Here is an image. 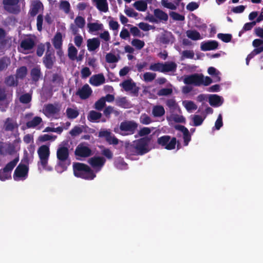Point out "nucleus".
<instances>
[{
  "label": "nucleus",
  "mask_w": 263,
  "mask_h": 263,
  "mask_svg": "<svg viewBox=\"0 0 263 263\" xmlns=\"http://www.w3.org/2000/svg\"><path fill=\"white\" fill-rule=\"evenodd\" d=\"M152 135L142 137L125 144V153L127 156H142L151 150L149 145L152 140Z\"/></svg>",
  "instance_id": "obj_1"
},
{
  "label": "nucleus",
  "mask_w": 263,
  "mask_h": 263,
  "mask_svg": "<svg viewBox=\"0 0 263 263\" xmlns=\"http://www.w3.org/2000/svg\"><path fill=\"white\" fill-rule=\"evenodd\" d=\"M73 171L76 177L85 180H92L96 176L93 171L88 165L80 162L73 163Z\"/></svg>",
  "instance_id": "obj_2"
},
{
  "label": "nucleus",
  "mask_w": 263,
  "mask_h": 263,
  "mask_svg": "<svg viewBox=\"0 0 263 263\" xmlns=\"http://www.w3.org/2000/svg\"><path fill=\"white\" fill-rule=\"evenodd\" d=\"M183 82L187 85H194L196 86H200L201 85L208 86L212 83V80L208 76L204 77L202 74L194 73L186 76Z\"/></svg>",
  "instance_id": "obj_3"
},
{
  "label": "nucleus",
  "mask_w": 263,
  "mask_h": 263,
  "mask_svg": "<svg viewBox=\"0 0 263 263\" xmlns=\"http://www.w3.org/2000/svg\"><path fill=\"white\" fill-rule=\"evenodd\" d=\"M57 157L58 165L62 169V171L66 170L71 162L68 148L64 146L59 147L57 151Z\"/></svg>",
  "instance_id": "obj_4"
},
{
  "label": "nucleus",
  "mask_w": 263,
  "mask_h": 263,
  "mask_svg": "<svg viewBox=\"0 0 263 263\" xmlns=\"http://www.w3.org/2000/svg\"><path fill=\"white\" fill-rule=\"evenodd\" d=\"M138 127V124L133 120H126L122 122L119 126L120 132L122 136H128L134 134Z\"/></svg>",
  "instance_id": "obj_5"
},
{
  "label": "nucleus",
  "mask_w": 263,
  "mask_h": 263,
  "mask_svg": "<svg viewBox=\"0 0 263 263\" xmlns=\"http://www.w3.org/2000/svg\"><path fill=\"white\" fill-rule=\"evenodd\" d=\"M157 143L167 150H172L175 148L177 139L175 137L171 138L170 136L164 135L158 138Z\"/></svg>",
  "instance_id": "obj_6"
},
{
  "label": "nucleus",
  "mask_w": 263,
  "mask_h": 263,
  "mask_svg": "<svg viewBox=\"0 0 263 263\" xmlns=\"http://www.w3.org/2000/svg\"><path fill=\"white\" fill-rule=\"evenodd\" d=\"M50 154L49 145H42L40 146L37 149V154L40 158V162L43 167H46L48 164Z\"/></svg>",
  "instance_id": "obj_7"
},
{
  "label": "nucleus",
  "mask_w": 263,
  "mask_h": 263,
  "mask_svg": "<svg viewBox=\"0 0 263 263\" xmlns=\"http://www.w3.org/2000/svg\"><path fill=\"white\" fill-rule=\"evenodd\" d=\"M29 167L27 165L20 163L15 168L13 174V179L15 181L24 180L28 176Z\"/></svg>",
  "instance_id": "obj_8"
},
{
  "label": "nucleus",
  "mask_w": 263,
  "mask_h": 263,
  "mask_svg": "<svg viewBox=\"0 0 263 263\" xmlns=\"http://www.w3.org/2000/svg\"><path fill=\"white\" fill-rule=\"evenodd\" d=\"M18 3L19 0H3L4 9L8 12L14 14H17L21 11Z\"/></svg>",
  "instance_id": "obj_9"
},
{
  "label": "nucleus",
  "mask_w": 263,
  "mask_h": 263,
  "mask_svg": "<svg viewBox=\"0 0 263 263\" xmlns=\"http://www.w3.org/2000/svg\"><path fill=\"white\" fill-rule=\"evenodd\" d=\"M55 62V57L54 56V51L51 50L47 49L45 56L43 58V63L45 67L48 69H51Z\"/></svg>",
  "instance_id": "obj_10"
},
{
  "label": "nucleus",
  "mask_w": 263,
  "mask_h": 263,
  "mask_svg": "<svg viewBox=\"0 0 263 263\" xmlns=\"http://www.w3.org/2000/svg\"><path fill=\"white\" fill-rule=\"evenodd\" d=\"M120 85L126 91H131L134 96H138L139 87L136 86V83L133 81L132 79L124 80Z\"/></svg>",
  "instance_id": "obj_11"
},
{
  "label": "nucleus",
  "mask_w": 263,
  "mask_h": 263,
  "mask_svg": "<svg viewBox=\"0 0 263 263\" xmlns=\"http://www.w3.org/2000/svg\"><path fill=\"white\" fill-rule=\"evenodd\" d=\"M74 154L76 156L81 158H87L92 155L91 149L83 143L79 144L76 147Z\"/></svg>",
  "instance_id": "obj_12"
},
{
  "label": "nucleus",
  "mask_w": 263,
  "mask_h": 263,
  "mask_svg": "<svg viewBox=\"0 0 263 263\" xmlns=\"http://www.w3.org/2000/svg\"><path fill=\"white\" fill-rule=\"evenodd\" d=\"M60 110L61 106L58 103L46 104L43 109L44 113L47 117L58 114Z\"/></svg>",
  "instance_id": "obj_13"
},
{
  "label": "nucleus",
  "mask_w": 263,
  "mask_h": 263,
  "mask_svg": "<svg viewBox=\"0 0 263 263\" xmlns=\"http://www.w3.org/2000/svg\"><path fill=\"white\" fill-rule=\"evenodd\" d=\"M88 162L93 168L100 171L105 164L106 159L103 157L94 156L89 159Z\"/></svg>",
  "instance_id": "obj_14"
},
{
  "label": "nucleus",
  "mask_w": 263,
  "mask_h": 263,
  "mask_svg": "<svg viewBox=\"0 0 263 263\" xmlns=\"http://www.w3.org/2000/svg\"><path fill=\"white\" fill-rule=\"evenodd\" d=\"M98 136L100 138H105L109 144L117 145L119 143V140L107 130L100 131Z\"/></svg>",
  "instance_id": "obj_15"
},
{
  "label": "nucleus",
  "mask_w": 263,
  "mask_h": 263,
  "mask_svg": "<svg viewBox=\"0 0 263 263\" xmlns=\"http://www.w3.org/2000/svg\"><path fill=\"white\" fill-rule=\"evenodd\" d=\"M92 90L88 84L84 85L81 88H79L76 93L82 100L88 99L92 94Z\"/></svg>",
  "instance_id": "obj_16"
},
{
  "label": "nucleus",
  "mask_w": 263,
  "mask_h": 263,
  "mask_svg": "<svg viewBox=\"0 0 263 263\" xmlns=\"http://www.w3.org/2000/svg\"><path fill=\"white\" fill-rule=\"evenodd\" d=\"M14 152L15 147L13 144L7 142H0V154L1 155H11Z\"/></svg>",
  "instance_id": "obj_17"
},
{
  "label": "nucleus",
  "mask_w": 263,
  "mask_h": 263,
  "mask_svg": "<svg viewBox=\"0 0 263 263\" xmlns=\"http://www.w3.org/2000/svg\"><path fill=\"white\" fill-rule=\"evenodd\" d=\"M175 128L182 133L184 145L187 146L190 141L191 140V135L188 129L182 125H176Z\"/></svg>",
  "instance_id": "obj_18"
},
{
  "label": "nucleus",
  "mask_w": 263,
  "mask_h": 263,
  "mask_svg": "<svg viewBox=\"0 0 263 263\" xmlns=\"http://www.w3.org/2000/svg\"><path fill=\"white\" fill-rule=\"evenodd\" d=\"M44 6L40 0H35L32 2L29 14L31 17H34L37 14L40 9H43Z\"/></svg>",
  "instance_id": "obj_19"
},
{
  "label": "nucleus",
  "mask_w": 263,
  "mask_h": 263,
  "mask_svg": "<svg viewBox=\"0 0 263 263\" xmlns=\"http://www.w3.org/2000/svg\"><path fill=\"white\" fill-rule=\"evenodd\" d=\"M218 47L217 41L213 40L202 42L201 44V50L202 51H210L216 49Z\"/></svg>",
  "instance_id": "obj_20"
},
{
  "label": "nucleus",
  "mask_w": 263,
  "mask_h": 263,
  "mask_svg": "<svg viewBox=\"0 0 263 263\" xmlns=\"http://www.w3.org/2000/svg\"><path fill=\"white\" fill-rule=\"evenodd\" d=\"M62 33L60 32H57L52 40V43L54 47L56 49L59 50V51L57 52L58 54H60L61 52L62 46Z\"/></svg>",
  "instance_id": "obj_21"
},
{
  "label": "nucleus",
  "mask_w": 263,
  "mask_h": 263,
  "mask_svg": "<svg viewBox=\"0 0 263 263\" xmlns=\"http://www.w3.org/2000/svg\"><path fill=\"white\" fill-rule=\"evenodd\" d=\"M174 39L175 38L172 33L166 31L162 33L160 36L159 41L163 44H168L170 43H173Z\"/></svg>",
  "instance_id": "obj_22"
},
{
  "label": "nucleus",
  "mask_w": 263,
  "mask_h": 263,
  "mask_svg": "<svg viewBox=\"0 0 263 263\" xmlns=\"http://www.w3.org/2000/svg\"><path fill=\"white\" fill-rule=\"evenodd\" d=\"M100 45V41L98 37L89 39L87 41V49L89 51H93L97 49Z\"/></svg>",
  "instance_id": "obj_23"
},
{
  "label": "nucleus",
  "mask_w": 263,
  "mask_h": 263,
  "mask_svg": "<svg viewBox=\"0 0 263 263\" xmlns=\"http://www.w3.org/2000/svg\"><path fill=\"white\" fill-rule=\"evenodd\" d=\"M105 78L103 74H98L92 76L89 79V83L95 86H98L105 82Z\"/></svg>",
  "instance_id": "obj_24"
},
{
  "label": "nucleus",
  "mask_w": 263,
  "mask_h": 263,
  "mask_svg": "<svg viewBox=\"0 0 263 263\" xmlns=\"http://www.w3.org/2000/svg\"><path fill=\"white\" fill-rule=\"evenodd\" d=\"M177 65L174 62H166L162 63V73L169 72H174L176 71Z\"/></svg>",
  "instance_id": "obj_25"
},
{
  "label": "nucleus",
  "mask_w": 263,
  "mask_h": 263,
  "mask_svg": "<svg viewBox=\"0 0 263 263\" xmlns=\"http://www.w3.org/2000/svg\"><path fill=\"white\" fill-rule=\"evenodd\" d=\"M35 45V42L33 39L30 37L25 38L23 40L21 43L20 46L24 50H31Z\"/></svg>",
  "instance_id": "obj_26"
},
{
  "label": "nucleus",
  "mask_w": 263,
  "mask_h": 263,
  "mask_svg": "<svg viewBox=\"0 0 263 263\" xmlns=\"http://www.w3.org/2000/svg\"><path fill=\"white\" fill-rule=\"evenodd\" d=\"M209 102L213 107H218L222 104L221 97L217 95H210L209 97Z\"/></svg>",
  "instance_id": "obj_27"
},
{
  "label": "nucleus",
  "mask_w": 263,
  "mask_h": 263,
  "mask_svg": "<svg viewBox=\"0 0 263 263\" xmlns=\"http://www.w3.org/2000/svg\"><path fill=\"white\" fill-rule=\"evenodd\" d=\"M96 3V7L100 11L106 12L108 10L107 0H93Z\"/></svg>",
  "instance_id": "obj_28"
},
{
  "label": "nucleus",
  "mask_w": 263,
  "mask_h": 263,
  "mask_svg": "<svg viewBox=\"0 0 263 263\" xmlns=\"http://www.w3.org/2000/svg\"><path fill=\"white\" fill-rule=\"evenodd\" d=\"M18 125L16 123L13 122L12 119L10 118L6 119L4 123V129L5 131L12 132L15 128H17Z\"/></svg>",
  "instance_id": "obj_29"
},
{
  "label": "nucleus",
  "mask_w": 263,
  "mask_h": 263,
  "mask_svg": "<svg viewBox=\"0 0 263 263\" xmlns=\"http://www.w3.org/2000/svg\"><path fill=\"white\" fill-rule=\"evenodd\" d=\"M154 15L156 18L160 21H167L168 20V15L166 13L159 9H156L154 11Z\"/></svg>",
  "instance_id": "obj_30"
},
{
  "label": "nucleus",
  "mask_w": 263,
  "mask_h": 263,
  "mask_svg": "<svg viewBox=\"0 0 263 263\" xmlns=\"http://www.w3.org/2000/svg\"><path fill=\"white\" fill-rule=\"evenodd\" d=\"M5 83L8 86H17L18 85V79L15 76L10 75L5 78Z\"/></svg>",
  "instance_id": "obj_31"
},
{
  "label": "nucleus",
  "mask_w": 263,
  "mask_h": 263,
  "mask_svg": "<svg viewBox=\"0 0 263 263\" xmlns=\"http://www.w3.org/2000/svg\"><path fill=\"white\" fill-rule=\"evenodd\" d=\"M152 114L155 117H160L165 114L164 107L161 105L155 106L152 110Z\"/></svg>",
  "instance_id": "obj_32"
},
{
  "label": "nucleus",
  "mask_w": 263,
  "mask_h": 263,
  "mask_svg": "<svg viewBox=\"0 0 263 263\" xmlns=\"http://www.w3.org/2000/svg\"><path fill=\"white\" fill-rule=\"evenodd\" d=\"M10 64L11 61L9 58L3 57L0 58V71L6 70Z\"/></svg>",
  "instance_id": "obj_33"
},
{
  "label": "nucleus",
  "mask_w": 263,
  "mask_h": 263,
  "mask_svg": "<svg viewBox=\"0 0 263 263\" xmlns=\"http://www.w3.org/2000/svg\"><path fill=\"white\" fill-rule=\"evenodd\" d=\"M27 74V68L26 66H21L16 71L15 77L17 79H24Z\"/></svg>",
  "instance_id": "obj_34"
},
{
  "label": "nucleus",
  "mask_w": 263,
  "mask_h": 263,
  "mask_svg": "<svg viewBox=\"0 0 263 263\" xmlns=\"http://www.w3.org/2000/svg\"><path fill=\"white\" fill-rule=\"evenodd\" d=\"M42 122V119L40 117H35L31 121H28L26 123V126L28 128H34Z\"/></svg>",
  "instance_id": "obj_35"
},
{
  "label": "nucleus",
  "mask_w": 263,
  "mask_h": 263,
  "mask_svg": "<svg viewBox=\"0 0 263 263\" xmlns=\"http://www.w3.org/2000/svg\"><path fill=\"white\" fill-rule=\"evenodd\" d=\"M101 113L95 110H91L88 114L87 119L89 121L93 122L101 119Z\"/></svg>",
  "instance_id": "obj_36"
},
{
  "label": "nucleus",
  "mask_w": 263,
  "mask_h": 263,
  "mask_svg": "<svg viewBox=\"0 0 263 263\" xmlns=\"http://www.w3.org/2000/svg\"><path fill=\"white\" fill-rule=\"evenodd\" d=\"M30 75L33 81L37 82L39 80L41 76V70L38 67H35L31 69Z\"/></svg>",
  "instance_id": "obj_37"
},
{
  "label": "nucleus",
  "mask_w": 263,
  "mask_h": 263,
  "mask_svg": "<svg viewBox=\"0 0 263 263\" xmlns=\"http://www.w3.org/2000/svg\"><path fill=\"white\" fill-rule=\"evenodd\" d=\"M186 36L193 41H197L201 39L200 34L197 31L189 30L186 31Z\"/></svg>",
  "instance_id": "obj_38"
},
{
  "label": "nucleus",
  "mask_w": 263,
  "mask_h": 263,
  "mask_svg": "<svg viewBox=\"0 0 263 263\" xmlns=\"http://www.w3.org/2000/svg\"><path fill=\"white\" fill-rule=\"evenodd\" d=\"M103 25L102 24L98 23H89L87 24V27L89 32H93L102 30Z\"/></svg>",
  "instance_id": "obj_39"
},
{
  "label": "nucleus",
  "mask_w": 263,
  "mask_h": 263,
  "mask_svg": "<svg viewBox=\"0 0 263 263\" xmlns=\"http://www.w3.org/2000/svg\"><path fill=\"white\" fill-rule=\"evenodd\" d=\"M134 7L139 11H145L147 8V3L143 1H138L133 4Z\"/></svg>",
  "instance_id": "obj_40"
},
{
  "label": "nucleus",
  "mask_w": 263,
  "mask_h": 263,
  "mask_svg": "<svg viewBox=\"0 0 263 263\" xmlns=\"http://www.w3.org/2000/svg\"><path fill=\"white\" fill-rule=\"evenodd\" d=\"M6 36V31L3 28H0V50L3 49L7 44Z\"/></svg>",
  "instance_id": "obj_41"
},
{
  "label": "nucleus",
  "mask_w": 263,
  "mask_h": 263,
  "mask_svg": "<svg viewBox=\"0 0 263 263\" xmlns=\"http://www.w3.org/2000/svg\"><path fill=\"white\" fill-rule=\"evenodd\" d=\"M59 8L65 13L68 14L70 12V5L68 1L62 0L60 1Z\"/></svg>",
  "instance_id": "obj_42"
},
{
  "label": "nucleus",
  "mask_w": 263,
  "mask_h": 263,
  "mask_svg": "<svg viewBox=\"0 0 263 263\" xmlns=\"http://www.w3.org/2000/svg\"><path fill=\"white\" fill-rule=\"evenodd\" d=\"M18 161V158H16L13 160L8 163L6 166L3 168L4 170L7 171L9 173L12 171L14 167L16 166Z\"/></svg>",
  "instance_id": "obj_43"
},
{
  "label": "nucleus",
  "mask_w": 263,
  "mask_h": 263,
  "mask_svg": "<svg viewBox=\"0 0 263 263\" xmlns=\"http://www.w3.org/2000/svg\"><path fill=\"white\" fill-rule=\"evenodd\" d=\"M103 113L105 116L107 118H109L110 114L112 113L115 114L116 116H118L119 115V112L117 110H115L114 107L111 106H108L106 107L104 109Z\"/></svg>",
  "instance_id": "obj_44"
},
{
  "label": "nucleus",
  "mask_w": 263,
  "mask_h": 263,
  "mask_svg": "<svg viewBox=\"0 0 263 263\" xmlns=\"http://www.w3.org/2000/svg\"><path fill=\"white\" fill-rule=\"evenodd\" d=\"M31 95L29 93L23 94L19 98V101L22 104H28L31 101Z\"/></svg>",
  "instance_id": "obj_45"
},
{
  "label": "nucleus",
  "mask_w": 263,
  "mask_h": 263,
  "mask_svg": "<svg viewBox=\"0 0 263 263\" xmlns=\"http://www.w3.org/2000/svg\"><path fill=\"white\" fill-rule=\"evenodd\" d=\"M131 44L137 50H140L144 46L145 43L143 41L137 39H133L131 42Z\"/></svg>",
  "instance_id": "obj_46"
},
{
  "label": "nucleus",
  "mask_w": 263,
  "mask_h": 263,
  "mask_svg": "<svg viewBox=\"0 0 263 263\" xmlns=\"http://www.w3.org/2000/svg\"><path fill=\"white\" fill-rule=\"evenodd\" d=\"M51 82L53 83L60 86L62 85L63 83V78L61 75L58 73H54L52 77Z\"/></svg>",
  "instance_id": "obj_47"
},
{
  "label": "nucleus",
  "mask_w": 263,
  "mask_h": 263,
  "mask_svg": "<svg viewBox=\"0 0 263 263\" xmlns=\"http://www.w3.org/2000/svg\"><path fill=\"white\" fill-rule=\"evenodd\" d=\"M67 116L69 119H75L79 116V112L77 110L71 108H67L66 109Z\"/></svg>",
  "instance_id": "obj_48"
},
{
  "label": "nucleus",
  "mask_w": 263,
  "mask_h": 263,
  "mask_svg": "<svg viewBox=\"0 0 263 263\" xmlns=\"http://www.w3.org/2000/svg\"><path fill=\"white\" fill-rule=\"evenodd\" d=\"M105 100L104 98L101 97L100 99L95 102L94 104V108L96 110L101 111L105 107Z\"/></svg>",
  "instance_id": "obj_49"
},
{
  "label": "nucleus",
  "mask_w": 263,
  "mask_h": 263,
  "mask_svg": "<svg viewBox=\"0 0 263 263\" xmlns=\"http://www.w3.org/2000/svg\"><path fill=\"white\" fill-rule=\"evenodd\" d=\"M78 50L75 47L71 46L68 48V55L71 60H74L77 58Z\"/></svg>",
  "instance_id": "obj_50"
},
{
  "label": "nucleus",
  "mask_w": 263,
  "mask_h": 263,
  "mask_svg": "<svg viewBox=\"0 0 263 263\" xmlns=\"http://www.w3.org/2000/svg\"><path fill=\"white\" fill-rule=\"evenodd\" d=\"M205 118V117H204L203 118H202L201 116L199 115H194L192 120L193 122V125L195 126H198L201 125L204 119Z\"/></svg>",
  "instance_id": "obj_51"
},
{
  "label": "nucleus",
  "mask_w": 263,
  "mask_h": 263,
  "mask_svg": "<svg viewBox=\"0 0 263 263\" xmlns=\"http://www.w3.org/2000/svg\"><path fill=\"white\" fill-rule=\"evenodd\" d=\"M208 72L210 75L215 76L216 80V82H219L220 81V77L219 76V72L216 70V69L213 67H210L208 69Z\"/></svg>",
  "instance_id": "obj_52"
},
{
  "label": "nucleus",
  "mask_w": 263,
  "mask_h": 263,
  "mask_svg": "<svg viewBox=\"0 0 263 263\" xmlns=\"http://www.w3.org/2000/svg\"><path fill=\"white\" fill-rule=\"evenodd\" d=\"M217 37L224 43L230 42L232 38V36L231 34H224L221 33L217 34Z\"/></svg>",
  "instance_id": "obj_53"
},
{
  "label": "nucleus",
  "mask_w": 263,
  "mask_h": 263,
  "mask_svg": "<svg viewBox=\"0 0 263 263\" xmlns=\"http://www.w3.org/2000/svg\"><path fill=\"white\" fill-rule=\"evenodd\" d=\"M76 25L79 28H83L85 25V20L84 17L78 16L74 20Z\"/></svg>",
  "instance_id": "obj_54"
},
{
  "label": "nucleus",
  "mask_w": 263,
  "mask_h": 263,
  "mask_svg": "<svg viewBox=\"0 0 263 263\" xmlns=\"http://www.w3.org/2000/svg\"><path fill=\"white\" fill-rule=\"evenodd\" d=\"M172 88H163L159 90L157 93L158 96H167L172 93Z\"/></svg>",
  "instance_id": "obj_55"
},
{
  "label": "nucleus",
  "mask_w": 263,
  "mask_h": 263,
  "mask_svg": "<svg viewBox=\"0 0 263 263\" xmlns=\"http://www.w3.org/2000/svg\"><path fill=\"white\" fill-rule=\"evenodd\" d=\"M156 77V74L155 73L146 72L143 74V80L146 82H152L155 79Z\"/></svg>",
  "instance_id": "obj_56"
},
{
  "label": "nucleus",
  "mask_w": 263,
  "mask_h": 263,
  "mask_svg": "<svg viewBox=\"0 0 263 263\" xmlns=\"http://www.w3.org/2000/svg\"><path fill=\"white\" fill-rule=\"evenodd\" d=\"M184 107L188 111L192 110H196L197 108V106L192 101H188L183 102Z\"/></svg>",
  "instance_id": "obj_57"
},
{
  "label": "nucleus",
  "mask_w": 263,
  "mask_h": 263,
  "mask_svg": "<svg viewBox=\"0 0 263 263\" xmlns=\"http://www.w3.org/2000/svg\"><path fill=\"white\" fill-rule=\"evenodd\" d=\"M140 121L143 124L148 125L152 122V120L147 114H143L141 115L140 118Z\"/></svg>",
  "instance_id": "obj_58"
},
{
  "label": "nucleus",
  "mask_w": 263,
  "mask_h": 263,
  "mask_svg": "<svg viewBox=\"0 0 263 263\" xmlns=\"http://www.w3.org/2000/svg\"><path fill=\"white\" fill-rule=\"evenodd\" d=\"M162 63H160V62L152 64L150 65L149 68V69L151 70H152L154 71H158V72H162Z\"/></svg>",
  "instance_id": "obj_59"
},
{
  "label": "nucleus",
  "mask_w": 263,
  "mask_h": 263,
  "mask_svg": "<svg viewBox=\"0 0 263 263\" xmlns=\"http://www.w3.org/2000/svg\"><path fill=\"white\" fill-rule=\"evenodd\" d=\"M161 3L162 5L165 8L173 10H175L177 9V6L173 3L169 2L167 0H161Z\"/></svg>",
  "instance_id": "obj_60"
},
{
  "label": "nucleus",
  "mask_w": 263,
  "mask_h": 263,
  "mask_svg": "<svg viewBox=\"0 0 263 263\" xmlns=\"http://www.w3.org/2000/svg\"><path fill=\"white\" fill-rule=\"evenodd\" d=\"M170 16L175 21H182L185 19L184 16L174 11H171L169 13Z\"/></svg>",
  "instance_id": "obj_61"
},
{
  "label": "nucleus",
  "mask_w": 263,
  "mask_h": 263,
  "mask_svg": "<svg viewBox=\"0 0 263 263\" xmlns=\"http://www.w3.org/2000/svg\"><path fill=\"white\" fill-rule=\"evenodd\" d=\"M57 138L56 136H51L48 134H44L39 137V140L41 142H46L49 140L54 141Z\"/></svg>",
  "instance_id": "obj_62"
},
{
  "label": "nucleus",
  "mask_w": 263,
  "mask_h": 263,
  "mask_svg": "<svg viewBox=\"0 0 263 263\" xmlns=\"http://www.w3.org/2000/svg\"><path fill=\"white\" fill-rule=\"evenodd\" d=\"M166 105L170 109L173 110L175 109L178 105L174 98L167 100L166 101Z\"/></svg>",
  "instance_id": "obj_63"
},
{
  "label": "nucleus",
  "mask_w": 263,
  "mask_h": 263,
  "mask_svg": "<svg viewBox=\"0 0 263 263\" xmlns=\"http://www.w3.org/2000/svg\"><path fill=\"white\" fill-rule=\"evenodd\" d=\"M105 59L106 61L108 63H116L118 61V59L116 55L111 53H107Z\"/></svg>",
  "instance_id": "obj_64"
}]
</instances>
